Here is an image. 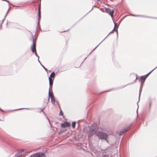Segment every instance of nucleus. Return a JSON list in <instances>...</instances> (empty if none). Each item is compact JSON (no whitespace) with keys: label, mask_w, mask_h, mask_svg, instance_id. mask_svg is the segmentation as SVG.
Returning a JSON list of instances; mask_svg holds the SVG:
<instances>
[{"label":"nucleus","mask_w":157,"mask_h":157,"mask_svg":"<svg viewBox=\"0 0 157 157\" xmlns=\"http://www.w3.org/2000/svg\"><path fill=\"white\" fill-rule=\"evenodd\" d=\"M101 0H98V1H100Z\"/></svg>","instance_id":"obj_38"},{"label":"nucleus","mask_w":157,"mask_h":157,"mask_svg":"<svg viewBox=\"0 0 157 157\" xmlns=\"http://www.w3.org/2000/svg\"><path fill=\"white\" fill-rule=\"evenodd\" d=\"M30 157H46V156L44 153L39 152L33 154Z\"/></svg>","instance_id":"obj_3"},{"label":"nucleus","mask_w":157,"mask_h":157,"mask_svg":"<svg viewBox=\"0 0 157 157\" xmlns=\"http://www.w3.org/2000/svg\"><path fill=\"white\" fill-rule=\"evenodd\" d=\"M41 65L44 69L45 70V71H48L47 69L42 64H41Z\"/></svg>","instance_id":"obj_23"},{"label":"nucleus","mask_w":157,"mask_h":157,"mask_svg":"<svg viewBox=\"0 0 157 157\" xmlns=\"http://www.w3.org/2000/svg\"><path fill=\"white\" fill-rule=\"evenodd\" d=\"M27 151H25L24 150L21 149L18 151L15 154V156L16 157H19L23 155L25 153L27 152Z\"/></svg>","instance_id":"obj_6"},{"label":"nucleus","mask_w":157,"mask_h":157,"mask_svg":"<svg viewBox=\"0 0 157 157\" xmlns=\"http://www.w3.org/2000/svg\"><path fill=\"white\" fill-rule=\"evenodd\" d=\"M40 6H39V7L38 8V14L39 17L38 18V22L37 24V27L39 26V22L40 20ZM38 28L37 27H36V30H37Z\"/></svg>","instance_id":"obj_9"},{"label":"nucleus","mask_w":157,"mask_h":157,"mask_svg":"<svg viewBox=\"0 0 157 157\" xmlns=\"http://www.w3.org/2000/svg\"><path fill=\"white\" fill-rule=\"evenodd\" d=\"M144 17H147V18H153L154 19H157V18L153 17H148V16H144Z\"/></svg>","instance_id":"obj_24"},{"label":"nucleus","mask_w":157,"mask_h":157,"mask_svg":"<svg viewBox=\"0 0 157 157\" xmlns=\"http://www.w3.org/2000/svg\"><path fill=\"white\" fill-rule=\"evenodd\" d=\"M146 79V78H145L144 76H141L140 77V80L141 82H142V81L144 82Z\"/></svg>","instance_id":"obj_17"},{"label":"nucleus","mask_w":157,"mask_h":157,"mask_svg":"<svg viewBox=\"0 0 157 157\" xmlns=\"http://www.w3.org/2000/svg\"><path fill=\"white\" fill-rule=\"evenodd\" d=\"M49 98H48V100H49Z\"/></svg>","instance_id":"obj_37"},{"label":"nucleus","mask_w":157,"mask_h":157,"mask_svg":"<svg viewBox=\"0 0 157 157\" xmlns=\"http://www.w3.org/2000/svg\"><path fill=\"white\" fill-rule=\"evenodd\" d=\"M47 119H48V121H49V122H50V121H49V119L48 118V117H47Z\"/></svg>","instance_id":"obj_34"},{"label":"nucleus","mask_w":157,"mask_h":157,"mask_svg":"<svg viewBox=\"0 0 157 157\" xmlns=\"http://www.w3.org/2000/svg\"><path fill=\"white\" fill-rule=\"evenodd\" d=\"M114 28H116V29H117V27L118 26H117V25L116 23L115 22H114Z\"/></svg>","instance_id":"obj_28"},{"label":"nucleus","mask_w":157,"mask_h":157,"mask_svg":"<svg viewBox=\"0 0 157 157\" xmlns=\"http://www.w3.org/2000/svg\"><path fill=\"white\" fill-rule=\"evenodd\" d=\"M36 39H34L33 37V44L31 46V51H33L34 50L33 49H36Z\"/></svg>","instance_id":"obj_8"},{"label":"nucleus","mask_w":157,"mask_h":157,"mask_svg":"<svg viewBox=\"0 0 157 157\" xmlns=\"http://www.w3.org/2000/svg\"><path fill=\"white\" fill-rule=\"evenodd\" d=\"M48 95L49 97H50L51 98V101L52 104L54 105H55V100L54 99L53 93L52 92L51 93L50 92V88L49 89Z\"/></svg>","instance_id":"obj_4"},{"label":"nucleus","mask_w":157,"mask_h":157,"mask_svg":"<svg viewBox=\"0 0 157 157\" xmlns=\"http://www.w3.org/2000/svg\"><path fill=\"white\" fill-rule=\"evenodd\" d=\"M118 26H117V29H115V28L114 27V28H113V29L112 31L113 32L114 31H116L117 37H118V31H117V29H118Z\"/></svg>","instance_id":"obj_15"},{"label":"nucleus","mask_w":157,"mask_h":157,"mask_svg":"<svg viewBox=\"0 0 157 157\" xmlns=\"http://www.w3.org/2000/svg\"><path fill=\"white\" fill-rule=\"evenodd\" d=\"M109 90H107V91H106L105 92H109Z\"/></svg>","instance_id":"obj_36"},{"label":"nucleus","mask_w":157,"mask_h":157,"mask_svg":"<svg viewBox=\"0 0 157 157\" xmlns=\"http://www.w3.org/2000/svg\"><path fill=\"white\" fill-rule=\"evenodd\" d=\"M105 12L107 13H109L110 16L112 17L114 13V10H111L108 8H105Z\"/></svg>","instance_id":"obj_7"},{"label":"nucleus","mask_w":157,"mask_h":157,"mask_svg":"<svg viewBox=\"0 0 157 157\" xmlns=\"http://www.w3.org/2000/svg\"><path fill=\"white\" fill-rule=\"evenodd\" d=\"M55 74L54 72H52L48 78V79H51V78H54L55 76Z\"/></svg>","instance_id":"obj_12"},{"label":"nucleus","mask_w":157,"mask_h":157,"mask_svg":"<svg viewBox=\"0 0 157 157\" xmlns=\"http://www.w3.org/2000/svg\"><path fill=\"white\" fill-rule=\"evenodd\" d=\"M109 155L107 154H103L102 156V157H109Z\"/></svg>","instance_id":"obj_21"},{"label":"nucleus","mask_w":157,"mask_h":157,"mask_svg":"<svg viewBox=\"0 0 157 157\" xmlns=\"http://www.w3.org/2000/svg\"><path fill=\"white\" fill-rule=\"evenodd\" d=\"M131 15L132 16H135V17H138V16L140 17H144V15H135L132 14Z\"/></svg>","instance_id":"obj_22"},{"label":"nucleus","mask_w":157,"mask_h":157,"mask_svg":"<svg viewBox=\"0 0 157 157\" xmlns=\"http://www.w3.org/2000/svg\"><path fill=\"white\" fill-rule=\"evenodd\" d=\"M132 124H131L130 125L128 126H126L119 133V135L120 136H121L123 135L124 133L127 132L129 129L130 127L132 125Z\"/></svg>","instance_id":"obj_5"},{"label":"nucleus","mask_w":157,"mask_h":157,"mask_svg":"<svg viewBox=\"0 0 157 157\" xmlns=\"http://www.w3.org/2000/svg\"><path fill=\"white\" fill-rule=\"evenodd\" d=\"M76 125V122L74 121L72 123V127L73 128H75Z\"/></svg>","instance_id":"obj_20"},{"label":"nucleus","mask_w":157,"mask_h":157,"mask_svg":"<svg viewBox=\"0 0 157 157\" xmlns=\"http://www.w3.org/2000/svg\"><path fill=\"white\" fill-rule=\"evenodd\" d=\"M151 103L150 102V107H151Z\"/></svg>","instance_id":"obj_33"},{"label":"nucleus","mask_w":157,"mask_h":157,"mask_svg":"<svg viewBox=\"0 0 157 157\" xmlns=\"http://www.w3.org/2000/svg\"><path fill=\"white\" fill-rule=\"evenodd\" d=\"M96 135L100 139H105L108 142L107 138L108 136L105 133L103 132L98 131L96 134Z\"/></svg>","instance_id":"obj_2"},{"label":"nucleus","mask_w":157,"mask_h":157,"mask_svg":"<svg viewBox=\"0 0 157 157\" xmlns=\"http://www.w3.org/2000/svg\"><path fill=\"white\" fill-rule=\"evenodd\" d=\"M34 50V51H32V52L33 53V52H35V55H36V56L38 58H39V56H38V55H37V53H36V49H33Z\"/></svg>","instance_id":"obj_16"},{"label":"nucleus","mask_w":157,"mask_h":157,"mask_svg":"<svg viewBox=\"0 0 157 157\" xmlns=\"http://www.w3.org/2000/svg\"><path fill=\"white\" fill-rule=\"evenodd\" d=\"M92 10H93V9H91V10L89 12H90Z\"/></svg>","instance_id":"obj_35"},{"label":"nucleus","mask_w":157,"mask_h":157,"mask_svg":"<svg viewBox=\"0 0 157 157\" xmlns=\"http://www.w3.org/2000/svg\"><path fill=\"white\" fill-rule=\"evenodd\" d=\"M49 86L50 87L49 89L50 88V89L51 88L52 89V86L53 84V80H52L51 79H49Z\"/></svg>","instance_id":"obj_13"},{"label":"nucleus","mask_w":157,"mask_h":157,"mask_svg":"<svg viewBox=\"0 0 157 157\" xmlns=\"http://www.w3.org/2000/svg\"><path fill=\"white\" fill-rule=\"evenodd\" d=\"M59 114L61 115H63V113L61 110H60Z\"/></svg>","instance_id":"obj_27"},{"label":"nucleus","mask_w":157,"mask_h":157,"mask_svg":"<svg viewBox=\"0 0 157 157\" xmlns=\"http://www.w3.org/2000/svg\"><path fill=\"white\" fill-rule=\"evenodd\" d=\"M44 108H40V109L41 111H42V112H43V113L44 114V115H45V113H44V112L43 111V110H44Z\"/></svg>","instance_id":"obj_25"},{"label":"nucleus","mask_w":157,"mask_h":157,"mask_svg":"<svg viewBox=\"0 0 157 157\" xmlns=\"http://www.w3.org/2000/svg\"><path fill=\"white\" fill-rule=\"evenodd\" d=\"M157 67V66L156 67V68Z\"/></svg>","instance_id":"obj_39"},{"label":"nucleus","mask_w":157,"mask_h":157,"mask_svg":"<svg viewBox=\"0 0 157 157\" xmlns=\"http://www.w3.org/2000/svg\"><path fill=\"white\" fill-rule=\"evenodd\" d=\"M98 128L96 124H92L91 126L87 127L84 128V130H87L90 136H93L96 132Z\"/></svg>","instance_id":"obj_1"},{"label":"nucleus","mask_w":157,"mask_h":157,"mask_svg":"<svg viewBox=\"0 0 157 157\" xmlns=\"http://www.w3.org/2000/svg\"><path fill=\"white\" fill-rule=\"evenodd\" d=\"M5 18H3V19L2 20V23L1 24V25H0L1 28V27H2V24H3V21H4V20H5Z\"/></svg>","instance_id":"obj_29"},{"label":"nucleus","mask_w":157,"mask_h":157,"mask_svg":"<svg viewBox=\"0 0 157 157\" xmlns=\"http://www.w3.org/2000/svg\"><path fill=\"white\" fill-rule=\"evenodd\" d=\"M70 126L69 123L66 122L63 123H62L61 124V126L63 128H66Z\"/></svg>","instance_id":"obj_10"},{"label":"nucleus","mask_w":157,"mask_h":157,"mask_svg":"<svg viewBox=\"0 0 157 157\" xmlns=\"http://www.w3.org/2000/svg\"><path fill=\"white\" fill-rule=\"evenodd\" d=\"M142 86H140V90H139V99H140V97L141 94V92L142 91Z\"/></svg>","instance_id":"obj_18"},{"label":"nucleus","mask_w":157,"mask_h":157,"mask_svg":"<svg viewBox=\"0 0 157 157\" xmlns=\"http://www.w3.org/2000/svg\"><path fill=\"white\" fill-rule=\"evenodd\" d=\"M0 110L2 111H3V110L0 108Z\"/></svg>","instance_id":"obj_32"},{"label":"nucleus","mask_w":157,"mask_h":157,"mask_svg":"<svg viewBox=\"0 0 157 157\" xmlns=\"http://www.w3.org/2000/svg\"><path fill=\"white\" fill-rule=\"evenodd\" d=\"M28 109V110H32V109H32V108H20V109H15V110H13V111L21 110V109Z\"/></svg>","instance_id":"obj_19"},{"label":"nucleus","mask_w":157,"mask_h":157,"mask_svg":"<svg viewBox=\"0 0 157 157\" xmlns=\"http://www.w3.org/2000/svg\"><path fill=\"white\" fill-rule=\"evenodd\" d=\"M113 33V31H112L111 32H110L109 34L107 35V36L104 39V40L101 42L92 51H94V50H95L97 47L110 34Z\"/></svg>","instance_id":"obj_11"},{"label":"nucleus","mask_w":157,"mask_h":157,"mask_svg":"<svg viewBox=\"0 0 157 157\" xmlns=\"http://www.w3.org/2000/svg\"><path fill=\"white\" fill-rule=\"evenodd\" d=\"M38 62L40 63V64H41V62H40V60H39V58H38Z\"/></svg>","instance_id":"obj_30"},{"label":"nucleus","mask_w":157,"mask_h":157,"mask_svg":"<svg viewBox=\"0 0 157 157\" xmlns=\"http://www.w3.org/2000/svg\"><path fill=\"white\" fill-rule=\"evenodd\" d=\"M137 75H136V79H135V82H136V79H137Z\"/></svg>","instance_id":"obj_31"},{"label":"nucleus","mask_w":157,"mask_h":157,"mask_svg":"<svg viewBox=\"0 0 157 157\" xmlns=\"http://www.w3.org/2000/svg\"><path fill=\"white\" fill-rule=\"evenodd\" d=\"M156 68L155 67V68H154L149 73H148L147 74L144 75V76L145 78H147V77Z\"/></svg>","instance_id":"obj_14"},{"label":"nucleus","mask_w":157,"mask_h":157,"mask_svg":"<svg viewBox=\"0 0 157 157\" xmlns=\"http://www.w3.org/2000/svg\"><path fill=\"white\" fill-rule=\"evenodd\" d=\"M10 9V8L7 11V12H6V14H5V16H4V18H6V16H7V13H8V12L9 10V9Z\"/></svg>","instance_id":"obj_26"}]
</instances>
